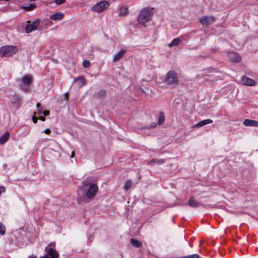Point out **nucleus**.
Instances as JSON below:
<instances>
[{
  "instance_id": "nucleus-20",
  "label": "nucleus",
  "mask_w": 258,
  "mask_h": 258,
  "mask_svg": "<svg viewBox=\"0 0 258 258\" xmlns=\"http://www.w3.org/2000/svg\"><path fill=\"white\" fill-rule=\"evenodd\" d=\"M188 205L191 207L197 208L199 206V204L195 201L194 198L193 197H191L189 198L188 201Z\"/></svg>"
},
{
  "instance_id": "nucleus-35",
  "label": "nucleus",
  "mask_w": 258,
  "mask_h": 258,
  "mask_svg": "<svg viewBox=\"0 0 258 258\" xmlns=\"http://www.w3.org/2000/svg\"><path fill=\"white\" fill-rule=\"evenodd\" d=\"M40 258H49V256L47 254H45L44 256H41Z\"/></svg>"
},
{
  "instance_id": "nucleus-40",
  "label": "nucleus",
  "mask_w": 258,
  "mask_h": 258,
  "mask_svg": "<svg viewBox=\"0 0 258 258\" xmlns=\"http://www.w3.org/2000/svg\"><path fill=\"white\" fill-rule=\"evenodd\" d=\"M28 258H37V257L36 256H29Z\"/></svg>"
},
{
  "instance_id": "nucleus-11",
  "label": "nucleus",
  "mask_w": 258,
  "mask_h": 258,
  "mask_svg": "<svg viewBox=\"0 0 258 258\" xmlns=\"http://www.w3.org/2000/svg\"><path fill=\"white\" fill-rule=\"evenodd\" d=\"M125 52L126 50L125 49H121L114 55V57H113L112 61L114 62L118 61L123 57Z\"/></svg>"
},
{
  "instance_id": "nucleus-28",
  "label": "nucleus",
  "mask_w": 258,
  "mask_h": 258,
  "mask_svg": "<svg viewBox=\"0 0 258 258\" xmlns=\"http://www.w3.org/2000/svg\"><path fill=\"white\" fill-rule=\"evenodd\" d=\"M131 181L130 180H128L126 181L125 185H124V188L125 190H128L130 187L131 186Z\"/></svg>"
},
{
  "instance_id": "nucleus-30",
  "label": "nucleus",
  "mask_w": 258,
  "mask_h": 258,
  "mask_svg": "<svg viewBox=\"0 0 258 258\" xmlns=\"http://www.w3.org/2000/svg\"><path fill=\"white\" fill-rule=\"evenodd\" d=\"M182 258H199V255L198 254H193L191 255L183 256Z\"/></svg>"
},
{
  "instance_id": "nucleus-10",
  "label": "nucleus",
  "mask_w": 258,
  "mask_h": 258,
  "mask_svg": "<svg viewBox=\"0 0 258 258\" xmlns=\"http://www.w3.org/2000/svg\"><path fill=\"white\" fill-rule=\"evenodd\" d=\"M228 56L230 59L234 62H238L241 60V57L238 54L235 52H231L228 54Z\"/></svg>"
},
{
  "instance_id": "nucleus-22",
  "label": "nucleus",
  "mask_w": 258,
  "mask_h": 258,
  "mask_svg": "<svg viewBox=\"0 0 258 258\" xmlns=\"http://www.w3.org/2000/svg\"><path fill=\"white\" fill-rule=\"evenodd\" d=\"M36 7V6L35 4H31L29 5L28 6H24L23 8L26 11H30L34 10Z\"/></svg>"
},
{
  "instance_id": "nucleus-38",
  "label": "nucleus",
  "mask_w": 258,
  "mask_h": 258,
  "mask_svg": "<svg viewBox=\"0 0 258 258\" xmlns=\"http://www.w3.org/2000/svg\"><path fill=\"white\" fill-rule=\"evenodd\" d=\"M19 98L18 97H16V100H15V101L14 102H18L19 101Z\"/></svg>"
},
{
  "instance_id": "nucleus-3",
  "label": "nucleus",
  "mask_w": 258,
  "mask_h": 258,
  "mask_svg": "<svg viewBox=\"0 0 258 258\" xmlns=\"http://www.w3.org/2000/svg\"><path fill=\"white\" fill-rule=\"evenodd\" d=\"M18 51L17 46L13 45H6L0 47V55L2 56H10L15 53Z\"/></svg>"
},
{
  "instance_id": "nucleus-5",
  "label": "nucleus",
  "mask_w": 258,
  "mask_h": 258,
  "mask_svg": "<svg viewBox=\"0 0 258 258\" xmlns=\"http://www.w3.org/2000/svg\"><path fill=\"white\" fill-rule=\"evenodd\" d=\"M109 3L107 1H101L92 7V10L97 12H101L108 8Z\"/></svg>"
},
{
  "instance_id": "nucleus-36",
  "label": "nucleus",
  "mask_w": 258,
  "mask_h": 258,
  "mask_svg": "<svg viewBox=\"0 0 258 258\" xmlns=\"http://www.w3.org/2000/svg\"><path fill=\"white\" fill-rule=\"evenodd\" d=\"M74 156H75V152L73 151V152H72L71 157L73 158L74 157Z\"/></svg>"
},
{
  "instance_id": "nucleus-33",
  "label": "nucleus",
  "mask_w": 258,
  "mask_h": 258,
  "mask_svg": "<svg viewBox=\"0 0 258 258\" xmlns=\"http://www.w3.org/2000/svg\"><path fill=\"white\" fill-rule=\"evenodd\" d=\"M42 114L45 115V116H47L48 115H49V111H48V110H44L42 112Z\"/></svg>"
},
{
  "instance_id": "nucleus-1",
  "label": "nucleus",
  "mask_w": 258,
  "mask_h": 258,
  "mask_svg": "<svg viewBox=\"0 0 258 258\" xmlns=\"http://www.w3.org/2000/svg\"><path fill=\"white\" fill-rule=\"evenodd\" d=\"M83 189L86 191V196L88 199H92L97 194L98 190V187L96 183L90 181L87 179L83 183Z\"/></svg>"
},
{
  "instance_id": "nucleus-2",
  "label": "nucleus",
  "mask_w": 258,
  "mask_h": 258,
  "mask_svg": "<svg viewBox=\"0 0 258 258\" xmlns=\"http://www.w3.org/2000/svg\"><path fill=\"white\" fill-rule=\"evenodd\" d=\"M153 15V9L144 8L139 13L138 16V21L140 25H144L150 21Z\"/></svg>"
},
{
  "instance_id": "nucleus-6",
  "label": "nucleus",
  "mask_w": 258,
  "mask_h": 258,
  "mask_svg": "<svg viewBox=\"0 0 258 258\" xmlns=\"http://www.w3.org/2000/svg\"><path fill=\"white\" fill-rule=\"evenodd\" d=\"M27 23V25L25 28V32L27 33H29L33 31L37 30L38 26L40 24V20L38 19H36L32 23L30 21H28Z\"/></svg>"
},
{
  "instance_id": "nucleus-34",
  "label": "nucleus",
  "mask_w": 258,
  "mask_h": 258,
  "mask_svg": "<svg viewBox=\"0 0 258 258\" xmlns=\"http://www.w3.org/2000/svg\"><path fill=\"white\" fill-rule=\"evenodd\" d=\"M44 132L46 134H49L50 133L51 131L49 128H47L44 131Z\"/></svg>"
},
{
  "instance_id": "nucleus-21",
  "label": "nucleus",
  "mask_w": 258,
  "mask_h": 258,
  "mask_svg": "<svg viewBox=\"0 0 258 258\" xmlns=\"http://www.w3.org/2000/svg\"><path fill=\"white\" fill-rule=\"evenodd\" d=\"M128 13L127 9L125 7H122L120 8L119 13V17H123L125 15H126Z\"/></svg>"
},
{
  "instance_id": "nucleus-15",
  "label": "nucleus",
  "mask_w": 258,
  "mask_h": 258,
  "mask_svg": "<svg viewBox=\"0 0 258 258\" xmlns=\"http://www.w3.org/2000/svg\"><path fill=\"white\" fill-rule=\"evenodd\" d=\"M10 134L9 132L5 133L3 136L0 137V144H5L9 139Z\"/></svg>"
},
{
  "instance_id": "nucleus-26",
  "label": "nucleus",
  "mask_w": 258,
  "mask_h": 258,
  "mask_svg": "<svg viewBox=\"0 0 258 258\" xmlns=\"http://www.w3.org/2000/svg\"><path fill=\"white\" fill-rule=\"evenodd\" d=\"M83 66L85 68H88L90 66V62L88 60H84L83 62Z\"/></svg>"
},
{
  "instance_id": "nucleus-16",
  "label": "nucleus",
  "mask_w": 258,
  "mask_h": 258,
  "mask_svg": "<svg viewBox=\"0 0 258 258\" xmlns=\"http://www.w3.org/2000/svg\"><path fill=\"white\" fill-rule=\"evenodd\" d=\"M48 253L51 258L58 257V253L52 248H50L48 249Z\"/></svg>"
},
{
  "instance_id": "nucleus-24",
  "label": "nucleus",
  "mask_w": 258,
  "mask_h": 258,
  "mask_svg": "<svg viewBox=\"0 0 258 258\" xmlns=\"http://www.w3.org/2000/svg\"><path fill=\"white\" fill-rule=\"evenodd\" d=\"M105 92L104 91H100L95 95L96 98H101L105 96Z\"/></svg>"
},
{
  "instance_id": "nucleus-37",
  "label": "nucleus",
  "mask_w": 258,
  "mask_h": 258,
  "mask_svg": "<svg viewBox=\"0 0 258 258\" xmlns=\"http://www.w3.org/2000/svg\"><path fill=\"white\" fill-rule=\"evenodd\" d=\"M39 119L42 120V121H45V118L44 117H39Z\"/></svg>"
},
{
  "instance_id": "nucleus-29",
  "label": "nucleus",
  "mask_w": 258,
  "mask_h": 258,
  "mask_svg": "<svg viewBox=\"0 0 258 258\" xmlns=\"http://www.w3.org/2000/svg\"><path fill=\"white\" fill-rule=\"evenodd\" d=\"M5 233V226L2 224V223H0V234L1 235L4 234Z\"/></svg>"
},
{
  "instance_id": "nucleus-12",
  "label": "nucleus",
  "mask_w": 258,
  "mask_h": 258,
  "mask_svg": "<svg viewBox=\"0 0 258 258\" xmlns=\"http://www.w3.org/2000/svg\"><path fill=\"white\" fill-rule=\"evenodd\" d=\"M63 14L62 12H57L50 16V18L52 20H60L63 18Z\"/></svg>"
},
{
  "instance_id": "nucleus-8",
  "label": "nucleus",
  "mask_w": 258,
  "mask_h": 258,
  "mask_svg": "<svg viewBox=\"0 0 258 258\" xmlns=\"http://www.w3.org/2000/svg\"><path fill=\"white\" fill-rule=\"evenodd\" d=\"M241 81L242 83L246 86H253L255 85V81L247 77H243L241 79Z\"/></svg>"
},
{
  "instance_id": "nucleus-17",
  "label": "nucleus",
  "mask_w": 258,
  "mask_h": 258,
  "mask_svg": "<svg viewBox=\"0 0 258 258\" xmlns=\"http://www.w3.org/2000/svg\"><path fill=\"white\" fill-rule=\"evenodd\" d=\"M22 83L25 85L29 86L31 83V78L29 76H25L21 79Z\"/></svg>"
},
{
  "instance_id": "nucleus-31",
  "label": "nucleus",
  "mask_w": 258,
  "mask_h": 258,
  "mask_svg": "<svg viewBox=\"0 0 258 258\" xmlns=\"http://www.w3.org/2000/svg\"><path fill=\"white\" fill-rule=\"evenodd\" d=\"M66 0H55L54 3L57 5H61L64 3Z\"/></svg>"
},
{
  "instance_id": "nucleus-27",
  "label": "nucleus",
  "mask_w": 258,
  "mask_h": 258,
  "mask_svg": "<svg viewBox=\"0 0 258 258\" xmlns=\"http://www.w3.org/2000/svg\"><path fill=\"white\" fill-rule=\"evenodd\" d=\"M37 108H38V112L37 114L38 115H41L42 114V108L41 107V105L39 103H37L36 104Z\"/></svg>"
},
{
  "instance_id": "nucleus-7",
  "label": "nucleus",
  "mask_w": 258,
  "mask_h": 258,
  "mask_svg": "<svg viewBox=\"0 0 258 258\" xmlns=\"http://www.w3.org/2000/svg\"><path fill=\"white\" fill-rule=\"evenodd\" d=\"M215 21V18L213 16H205L201 18L200 20V23L204 25L211 24Z\"/></svg>"
},
{
  "instance_id": "nucleus-13",
  "label": "nucleus",
  "mask_w": 258,
  "mask_h": 258,
  "mask_svg": "<svg viewBox=\"0 0 258 258\" xmlns=\"http://www.w3.org/2000/svg\"><path fill=\"white\" fill-rule=\"evenodd\" d=\"M212 122H213V120L212 119H205V120L200 121L199 122H198V123H197L195 125V126L197 127H201L204 125H205L206 124L211 123Z\"/></svg>"
},
{
  "instance_id": "nucleus-18",
  "label": "nucleus",
  "mask_w": 258,
  "mask_h": 258,
  "mask_svg": "<svg viewBox=\"0 0 258 258\" xmlns=\"http://www.w3.org/2000/svg\"><path fill=\"white\" fill-rule=\"evenodd\" d=\"M131 243L135 247H141L142 246V243L134 238H132L130 240Z\"/></svg>"
},
{
  "instance_id": "nucleus-39",
  "label": "nucleus",
  "mask_w": 258,
  "mask_h": 258,
  "mask_svg": "<svg viewBox=\"0 0 258 258\" xmlns=\"http://www.w3.org/2000/svg\"><path fill=\"white\" fill-rule=\"evenodd\" d=\"M65 98H66V99H68V94H66Z\"/></svg>"
},
{
  "instance_id": "nucleus-19",
  "label": "nucleus",
  "mask_w": 258,
  "mask_h": 258,
  "mask_svg": "<svg viewBox=\"0 0 258 258\" xmlns=\"http://www.w3.org/2000/svg\"><path fill=\"white\" fill-rule=\"evenodd\" d=\"M180 42H181V40L179 38H174L171 43L168 44V46L169 47H172L173 46H176L179 45V44L180 43Z\"/></svg>"
},
{
  "instance_id": "nucleus-14",
  "label": "nucleus",
  "mask_w": 258,
  "mask_h": 258,
  "mask_svg": "<svg viewBox=\"0 0 258 258\" xmlns=\"http://www.w3.org/2000/svg\"><path fill=\"white\" fill-rule=\"evenodd\" d=\"M79 82V87H83L86 84V82L85 81V79L82 77H78V78L75 79L73 82V84L75 83L76 82Z\"/></svg>"
},
{
  "instance_id": "nucleus-25",
  "label": "nucleus",
  "mask_w": 258,
  "mask_h": 258,
  "mask_svg": "<svg viewBox=\"0 0 258 258\" xmlns=\"http://www.w3.org/2000/svg\"><path fill=\"white\" fill-rule=\"evenodd\" d=\"M165 161L164 159H159V160L153 159L152 161H151L150 162L151 163L154 162V163H156L158 164H161L165 163Z\"/></svg>"
},
{
  "instance_id": "nucleus-4",
  "label": "nucleus",
  "mask_w": 258,
  "mask_h": 258,
  "mask_svg": "<svg viewBox=\"0 0 258 258\" xmlns=\"http://www.w3.org/2000/svg\"><path fill=\"white\" fill-rule=\"evenodd\" d=\"M165 82L167 84H176L178 82L177 74L174 71H170L166 75Z\"/></svg>"
},
{
  "instance_id": "nucleus-23",
  "label": "nucleus",
  "mask_w": 258,
  "mask_h": 258,
  "mask_svg": "<svg viewBox=\"0 0 258 258\" xmlns=\"http://www.w3.org/2000/svg\"><path fill=\"white\" fill-rule=\"evenodd\" d=\"M165 121V116L164 114L161 112L159 114V119H158V124H161Z\"/></svg>"
},
{
  "instance_id": "nucleus-32",
  "label": "nucleus",
  "mask_w": 258,
  "mask_h": 258,
  "mask_svg": "<svg viewBox=\"0 0 258 258\" xmlns=\"http://www.w3.org/2000/svg\"><path fill=\"white\" fill-rule=\"evenodd\" d=\"M36 114V112H34V113H33V116L32 117V119L33 122L34 123H36L37 122V120H38V118L35 116Z\"/></svg>"
},
{
  "instance_id": "nucleus-9",
  "label": "nucleus",
  "mask_w": 258,
  "mask_h": 258,
  "mask_svg": "<svg viewBox=\"0 0 258 258\" xmlns=\"http://www.w3.org/2000/svg\"><path fill=\"white\" fill-rule=\"evenodd\" d=\"M243 124L246 126L258 127V121L255 120L250 119H245L243 122Z\"/></svg>"
}]
</instances>
